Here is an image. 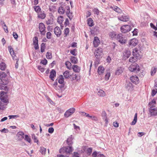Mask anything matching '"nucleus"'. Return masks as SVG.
Instances as JSON below:
<instances>
[{
	"mask_svg": "<svg viewBox=\"0 0 157 157\" xmlns=\"http://www.w3.org/2000/svg\"><path fill=\"white\" fill-rule=\"evenodd\" d=\"M65 65L68 69H70L71 68V63L68 61H66L65 63Z\"/></svg>",
	"mask_w": 157,
	"mask_h": 157,
	"instance_id": "603ef678",
	"label": "nucleus"
},
{
	"mask_svg": "<svg viewBox=\"0 0 157 157\" xmlns=\"http://www.w3.org/2000/svg\"><path fill=\"white\" fill-rule=\"evenodd\" d=\"M125 88L129 91H132L133 89V86L130 82H126L125 84Z\"/></svg>",
	"mask_w": 157,
	"mask_h": 157,
	"instance_id": "f8f14e48",
	"label": "nucleus"
},
{
	"mask_svg": "<svg viewBox=\"0 0 157 157\" xmlns=\"http://www.w3.org/2000/svg\"><path fill=\"white\" fill-rule=\"evenodd\" d=\"M131 52L128 50H125L123 53V58L126 59L128 58L131 55Z\"/></svg>",
	"mask_w": 157,
	"mask_h": 157,
	"instance_id": "a211bd4d",
	"label": "nucleus"
},
{
	"mask_svg": "<svg viewBox=\"0 0 157 157\" xmlns=\"http://www.w3.org/2000/svg\"><path fill=\"white\" fill-rule=\"evenodd\" d=\"M131 27L128 25H125L121 28V30L122 33H125L131 30Z\"/></svg>",
	"mask_w": 157,
	"mask_h": 157,
	"instance_id": "423d86ee",
	"label": "nucleus"
},
{
	"mask_svg": "<svg viewBox=\"0 0 157 157\" xmlns=\"http://www.w3.org/2000/svg\"><path fill=\"white\" fill-rule=\"evenodd\" d=\"M129 70L131 72L137 73L140 71L139 65L136 63L131 64L129 67Z\"/></svg>",
	"mask_w": 157,
	"mask_h": 157,
	"instance_id": "f03ea898",
	"label": "nucleus"
},
{
	"mask_svg": "<svg viewBox=\"0 0 157 157\" xmlns=\"http://www.w3.org/2000/svg\"><path fill=\"white\" fill-rule=\"evenodd\" d=\"M156 102L155 100H152V101L149 102L148 104L149 106L154 107V105L155 104Z\"/></svg>",
	"mask_w": 157,
	"mask_h": 157,
	"instance_id": "6e6d98bb",
	"label": "nucleus"
},
{
	"mask_svg": "<svg viewBox=\"0 0 157 157\" xmlns=\"http://www.w3.org/2000/svg\"><path fill=\"white\" fill-rule=\"evenodd\" d=\"M45 48V44L44 43H42L41 45L40 51L42 53L43 52Z\"/></svg>",
	"mask_w": 157,
	"mask_h": 157,
	"instance_id": "a19ab883",
	"label": "nucleus"
},
{
	"mask_svg": "<svg viewBox=\"0 0 157 157\" xmlns=\"http://www.w3.org/2000/svg\"><path fill=\"white\" fill-rule=\"evenodd\" d=\"M8 103V102L7 103ZM4 103H4L1 101H0V109L3 110L5 109L6 108V105H5ZM7 104V103H6Z\"/></svg>",
	"mask_w": 157,
	"mask_h": 157,
	"instance_id": "f704fd0d",
	"label": "nucleus"
},
{
	"mask_svg": "<svg viewBox=\"0 0 157 157\" xmlns=\"http://www.w3.org/2000/svg\"><path fill=\"white\" fill-rule=\"evenodd\" d=\"M123 69L121 67H118L116 70L115 74L116 75H118L121 74L123 72Z\"/></svg>",
	"mask_w": 157,
	"mask_h": 157,
	"instance_id": "5701e85b",
	"label": "nucleus"
},
{
	"mask_svg": "<svg viewBox=\"0 0 157 157\" xmlns=\"http://www.w3.org/2000/svg\"><path fill=\"white\" fill-rule=\"evenodd\" d=\"M38 69L42 72H44V68L40 66H38Z\"/></svg>",
	"mask_w": 157,
	"mask_h": 157,
	"instance_id": "69168bd1",
	"label": "nucleus"
},
{
	"mask_svg": "<svg viewBox=\"0 0 157 157\" xmlns=\"http://www.w3.org/2000/svg\"><path fill=\"white\" fill-rule=\"evenodd\" d=\"M58 13L61 14H63L64 13V10L62 6L59 7L58 10Z\"/></svg>",
	"mask_w": 157,
	"mask_h": 157,
	"instance_id": "58836bf2",
	"label": "nucleus"
},
{
	"mask_svg": "<svg viewBox=\"0 0 157 157\" xmlns=\"http://www.w3.org/2000/svg\"><path fill=\"white\" fill-rule=\"evenodd\" d=\"M25 140L29 143H31V139L30 137L27 135H25Z\"/></svg>",
	"mask_w": 157,
	"mask_h": 157,
	"instance_id": "864d4df0",
	"label": "nucleus"
},
{
	"mask_svg": "<svg viewBox=\"0 0 157 157\" xmlns=\"http://www.w3.org/2000/svg\"><path fill=\"white\" fill-rule=\"evenodd\" d=\"M40 152L43 155H44L45 153L46 149L43 147H40Z\"/></svg>",
	"mask_w": 157,
	"mask_h": 157,
	"instance_id": "3c124183",
	"label": "nucleus"
},
{
	"mask_svg": "<svg viewBox=\"0 0 157 157\" xmlns=\"http://www.w3.org/2000/svg\"><path fill=\"white\" fill-rule=\"evenodd\" d=\"M75 111V109L74 108H71L67 110L65 113L64 116L66 118L69 117L73 114Z\"/></svg>",
	"mask_w": 157,
	"mask_h": 157,
	"instance_id": "0eeeda50",
	"label": "nucleus"
},
{
	"mask_svg": "<svg viewBox=\"0 0 157 157\" xmlns=\"http://www.w3.org/2000/svg\"><path fill=\"white\" fill-rule=\"evenodd\" d=\"M70 71H66L63 73V75L64 77L66 78H68L70 76H71V75H70L69 73Z\"/></svg>",
	"mask_w": 157,
	"mask_h": 157,
	"instance_id": "2f4dec72",
	"label": "nucleus"
},
{
	"mask_svg": "<svg viewBox=\"0 0 157 157\" xmlns=\"http://www.w3.org/2000/svg\"><path fill=\"white\" fill-rule=\"evenodd\" d=\"M155 90H153L151 92V96L153 97L157 93V88H155Z\"/></svg>",
	"mask_w": 157,
	"mask_h": 157,
	"instance_id": "4d7b16f0",
	"label": "nucleus"
},
{
	"mask_svg": "<svg viewBox=\"0 0 157 157\" xmlns=\"http://www.w3.org/2000/svg\"><path fill=\"white\" fill-rule=\"evenodd\" d=\"M56 71L52 69L51 71L50 72V75L49 76V78L51 79L54 81V78L56 76Z\"/></svg>",
	"mask_w": 157,
	"mask_h": 157,
	"instance_id": "412c9836",
	"label": "nucleus"
},
{
	"mask_svg": "<svg viewBox=\"0 0 157 157\" xmlns=\"http://www.w3.org/2000/svg\"><path fill=\"white\" fill-rule=\"evenodd\" d=\"M33 44H36L37 45L38 44V38L36 36H35L33 38Z\"/></svg>",
	"mask_w": 157,
	"mask_h": 157,
	"instance_id": "49530a36",
	"label": "nucleus"
},
{
	"mask_svg": "<svg viewBox=\"0 0 157 157\" xmlns=\"http://www.w3.org/2000/svg\"><path fill=\"white\" fill-rule=\"evenodd\" d=\"M38 17L42 19H44L46 17V14L44 11H40L38 13Z\"/></svg>",
	"mask_w": 157,
	"mask_h": 157,
	"instance_id": "a878e982",
	"label": "nucleus"
},
{
	"mask_svg": "<svg viewBox=\"0 0 157 157\" xmlns=\"http://www.w3.org/2000/svg\"><path fill=\"white\" fill-rule=\"evenodd\" d=\"M70 13V11H67L66 12V14L67 15V17H69V19L70 20H71L73 16H69Z\"/></svg>",
	"mask_w": 157,
	"mask_h": 157,
	"instance_id": "338daca9",
	"label": "nucleus"
},
{
	"mask_svg": "<svg viewBox=\"0 0 157 157\" xmlns=\"http://www.w3.org/2000/svg\"><path fill=\"white\" fill-rule=\"evenodd\" d=\"M118 19L122 21L126 22L129 20V17L128 16L122 15L118 17Z\"/></svg>",
	"mask_w": 157,
	"mask_h": 157,
	"instance_id": "dca6fc26",
	"label": "nucleus"
},
{
	"mask_svg": "<svg viewBox=\"0 0 157 157\" xmlns=\"http://www.w3.org/2000/svg\"><path fill=\"white\" fill-rule=\"evenodd\" d=\"M157 68L155 67H152L151 69V75L152 76L154 75L156 72Z\"/></svg>",
	"mask_w": 157,
	"mask_h": 157,
	"instance_id": "ea45409f",
	"label": "nucleus"
},
{
	"mask_svg": "<svg viewBox=\"0 0 157 157\" xmlns=\"http://www.w3.org/2000/svg\"><path fill=\"white\" fill-rule=\"evenodd\" d=\"M72 68L75 72H78L80 70V68L77 65H74L72 66Z\"/></svg>",
	"mask_w": 157,
	"mask_h": 157,
	"instance_id": "393cba45",
	"label": "nucleus"
},
{
	"mask_svg": "<svg viewBox=\"0 0 157 157\" xmlns=\"http://www.w3.org/2000/svg\"><path fill=\"white\" fill-rule=\"evenodd\" d=\"M69 32V29L68 28H66L64 30V33L65 35V36H67Z\"/></svg>",
	"mask_w": 157,
	"mask_h": 157,
	"instance_id": "13d9d810",
	"label": "nucleus"
},
{
	"mask_svg": "<svg viewBox=\"0 0 157 157\" xmlns=\"http://www.w3.org/2000/svg\"><path fill=\"white\" fill-rule=\"evenodd\" d=\"M116 40H117L119 42L122 44H125L127 41V38L122 34L120 33L117 34Z\"/></svg>",
	"mask_w": 157,
	"mask_h": 157,
	"instance_id": "f257e3e1",
	"label": "nucleus"
},
{
	"mask_svg": "<svg viewBox=\"0 0 157 157\" xmlns=\"http://www.w3.org/2000/svg\"><path fill=\"white\" fill-rule=\"evenodd\" d=\"M6 65L5 63L2 62L0 63V69L2 71H4L6 68Z\"/></svg>",
	"mask_w": 157,
	"mask_h": 157,
	"instance_id": "72a5a7b5",
	"label": "nucleus"
},
{
	"mask_svg": "<svg viewBox=\"0 0 157 157\" xmlns=\"http://www.w3.org/2000/svg\"><path fill=\"white\" fill-rule=\"evenodd\" d=\"M62 150H63L66 152L67 154L71 153L73 151V149L71 146H66L64 147L62 149L60 150V152Z\"/></svg>",
	"mask_w": 157,
	"mask_h": 157,
	"instance_id": "1a4fd4ad",
	"label": "nucleus"
},
{
	"mask_svg": "<svg viewBox=\"0 0 157 157\" xmlns=\"http://www.w3.org/2000/svg\"><path fill=\"white\" fill-rule=\"evenodd\" d=\"M39 28L40 31L41 35H44L45 33V25L43 23H40L39 25Z\"/></svg>",
	"mask_w": 157,
	"mask_h": 157,
	"instance_id": "6e6552de",
	"label": "nucleus"
},
{
	"mask_svg": "<svg viewBox=\"0 0 157 157\" xmlns=\"http://www.w3.org/2000/svg\"><path fill=\"white\" fill-rule=\"evenodd\" d=\"M87 24L89 26L92 27L94 25L93 20L91 18H88L87 19Z\"/></svg>",
	"mask_w": 157,
	"mask_h": 157,
	"instance_id": "7c9ffc66",
	"label": "nucleus"
},
{
	"mask_svg": "<svg viewBox=\"0 0 157 157\" xmlns=\"http://www.w3.org/2000/svg\"><path fill=\"white\" fill-rule=\"evenodd\" d=\"M52 34L50 32H48L47 33L46 37L48 39H50L51 38Z\"/></svg>",
	"mask_w": 157,
	"mask_h": 157,
	"instance_id": "0e129e2a",
	"label": "nucleus"
},
{
	"mask_svg": "<svg viewBox=\"0 0 157 157\" xmlns=\"http://www.w3.org/2000/svg\"><path fill=\"white\" fill-rule=\"evenodd\" d=\"M76 49L71 50L70 51L71 53L75 56H76L77 55V54L76 53Z\"/></svg>",
	"mask_w": 157,
	"mask_h": 157,
	"instance_id": "bf43d9fd",
	"label": "nucleus"
},
{
	"mask_svg": "<svg viewBox=\"0 0 157 157\" xmlns=\"http://www.w3.org/2000/svg\"><path fill=\"white\" fill-rule=\"evenodd\" d=\"M130 79L132 82L136 84H138L139 82V79L137 76L136 75L131 76Z\"/></svg>",
	"mask_w": 157,
	"mask_h": 157,
	"instance_id": "ddd939ff",
	"label": "nucleus"
},
{
	"mask_svg": "<svg viewBox=\"0 0 157 157\" xmlns=\"http://www.w3.org/2000/svg\"><path fill=\"white\" fill-rule=\"evenodd\" d=\"M108 35L110 39L112 40H116L117 34L116 32L112 31L109 33Z\"/></svg>",
	"mask_w": 157,
	"mask_h": 157,
	"instance_id": "9b49d317",
	"label": "nucleus"
},
{
	"mask_svg": "<svg viewBox=\"0 0 157 157\" xmlns=\"http://www.w3.org/2000/svg\"><path fill=\"white\" fill-rule=\"evenodd\" d=\"M46 57L48 59H51L52 57L51 53L49 52H47L46 54Z\"/></svg>",
	"mask_w": 157,
	"mask_h": 157,
	"instance_id": "de8ad7c7",
	"label": "nucleus"
},
{
	"mask_svg": "<svg viewBox=\"0 0 157 157\" xmlns=\"http://www.w3.org/2000/svg\"><path fill=\"white\" fill-rule=\"evenodd\" d=\"M102 54V49L98 48L95 50L94 54L97 59H99L101 57Z\"/></svg>",
	"mask_w": 157,
	"mask_h": 157,
	"instance_id": "20e7f679",
	"label": "nucleus"
},
{
	"mask_svg": "<svg viewBox=\"0 0 157 157\" xmlns=\"http://www.w3.org/2000/svg\"><path fill=\"white\" fill-rule=\"evenodd\" d=\"M149 111L151 116L157 115V109L156 108H154V107H151Z\"/></svg>",
	"mask_w": 157,
	"mask_h": 157,
	"instance_id": "2eb2a0df",
	"label": "nucleus"
},
{
	"mask_svg": "<svg viewBox=\"0 0 157 157\" xmlns=\"http://www.w3.org/2000/svg\"><path fill=\"white\" fill-rule=\"evenodd\" d=\"M111 8H112L114 10L118 13H121L122 12V10L121 9L117 6H114L113 7L111 6Z\"/></svg>",
	"mask_w": 157,
	"mask_h": 157,
	"instance_id": "c85d7f7f",
	"label": "nucleus"
},
{
	"mask_svg": "<svg viewBox=\"0 0 157 157\" xmlns=\"http://www.w3.org/2000/svg\"><path fill=\"white\" fill-rule=\"evenodd\" d=\"M8 117H9L10 119H11L12 118L13 119H15L17 117H19V116L18 115H9L8 116Z\"/></svg>",
	"mask_w": 157,
	"mask_h": 157,
	"instance_id": "052dcab7",
	"label": "nucleus"
},
{
	"mask_svg": "<svg viewBox=\"0 0 157 157\" xmlns=\"http://www.w3.org/2000/svg\"><path fill=\"white\" fill-rule=\"evenodd\" d=\"M63 16H60L58 17L57 20V22L60 24H62L63 21Z\"/></svg>",
	"mask_w": 157,
	"mask_h": 157,
	"instance_id": "4c0bfd02",
	"label": "nucleus"
},
{
	"mask_svg": "<svg viewBox=\"0 0 157 157\" xmlns=\"http://www.w3.org/2000/svg\"><path fill=\"white\" fill-rule=\"evenodd\" d=\"M101 116L102 119L105 121V123L107 124L108 123V119L107 118V114L105 111H103L101 114Z\"/></svg>",
	"mask_w": 157,
	"mask_h": 157,
	"instance_id": "4be33fe9",
	"label": "nucleus"
},
{
	"mask_svg": "<svg viewBox=\"0 0 157 157\" xmlns=\"http://www.w3.org/2000/svg\"><path fill=\"white\" fill-rule=\"evenodd\" d=\"M34 9L35 11L38 13L41 11V8L39 6H34Z\"/></svg>",
	"mask_w": 157,
	"mask_h": 157,
	"instance_id": "79ce46f5",
	"label": "nucleus"
},
{
	"mask_svg": "<svg viewBox=\"0 0 157 157\" xmlns=\"http://www.w3.org/2000/svg\"><path fill=\"white\" fill-rule=\"evenodd\" d=\"M54 131V129L52 127L49 128L48 129V132L50 133H52Z\"/></svg>",
	"mask_w": 157,
	"mask_h": 157,
	"instance_id": "774afa93",
	"label": "nucleus"
},
{
	"mask_svg": "<svg viewBox=\"0 0 157 157\" xmlns=\"http://www.w3.org/2000/svg\"><path fill=\"white\" fill-rule=\"evenodd\" d=\"M137 121V113H136L134 117V119L132 121L131 123V125H135Z\"/></svg>",
	"mask_w": 157,
	"mask_h": 157,
	"instance_id": "c9c22d12",
	"label": "nucleus"
},
{
	"mask_svg": "<svg viewBox=\"0 0 157 157\" xmlns=\"http://www.w3.org/2000/svg\"><path fill=\"white\" fill-rule=\"evenodd\" d=\"M1 81L2 82V83L5 85H7L9 82V80L7 78H1Z\"/></svg>",
	"mask_w": 157,
	"mask_h": 157,
	"instance_id": "473e14b6",
	"label": "nucleus"
},
{
	"mask_svg": "<svg viewBox=\"0 0 157 157\" xmlns=\"http://www.w3.org/2000/svg\"><path fill=\"white\" fill-rule=\"evenodd\" d=\"M59 79L58 80V82L60 84H62L61 86H59V87L61 88L63 87L64 86V84H63L64 81V78L62 75H61L59 76Z\"/></svg>",
	"mask_w": 157,
	"mask_h": 157,
	"instance_id": "f3484780",
	"label": "nucleus"
},
{
	"mask_svg": "<svg viewBox=\"0 0 157 157\" xmlns=\"http://www.w3.org/2000/svg\"><path fill=\"white\" fill-rule=\"evenodd\" d=\"M105 69L103 66H99L98 69V72L99 75H102L104 72Z\"/></svg>",
	"mask_w": 157,
	"mask_h": 157,
	"instance_id": "b1692460",
	"label": "nucleus"
},
{
	"mask_svg": "<svg viewBox=\"0 0 157 157\" xmlns=\"http://www.w3.org/2000/svg\"><path fill=\"white\" fill-rule=\"evenodd\" d=\"M110 76V73L109 72H107L105 75V80L107 81L109 79V78Z\"/></svg>",
	"mask_w": 157,
	"mask_h": 157,
	"instance_id": "c03bdc74",
	"label": "nucleus"
},
{
	"mask_svg": "<svg viewBox=\"0 0 157 157\" xmlns=\"http://www.w3.org/2000/svg\"><path fill=\"white\" fill-rule=\"evenodd\" d=\"M17 135L18 136H21V139L24 138V133L22 131H20L17 133Z\"/></svg>",
	"mask_w": 157,
	"mask_h": 157,
	"instance_id": "a18cd8bd",
	"label": "nucleus"
},
{
	"mask_svg": "<svg viewBox=\"0 0 157 157\" xmlns=\"http://www.w3.org/2000/svg\"><path fill=\"white\" fill-rule=\"evenodd\" d=\"M6 94V92L3 91H2L0 93V99L2 101L5 103L9 102Z\"/></svg>",
	"mask_w": 157,
	"mask_h": 157,
	"instance_id": "7ed1b4c3",
	"label": "nucleus"
},
{
	"mask_svg": "<svg viewBox=\"0 0 157 157\" xmlns=\"http://www.w3.org/2000/svg\"><path fill=\"white\" fill-rule=\"evenodd\" d=\"M56 8L54 6H51L49 8V10L52 12H54L56 10Z\"/></svg>",
	"mask_w": 157,
	"mask_h": 157,
	"instance_id": "5fc2aeb1",
	"label": "nucleus"
},
{
	"mask_svg": "<svg viewBox=\"0 0 157 157\" xmlns=\"http://www.w3.org/2000/svg\"><path fill=\"white\" fill-rule=\"evenodd\" d=\"M72 136L71 135L67 140V144L69 146L71 145L73 142L72 141L73 140Z\"/></svg>",
	"mask_w": 157,
	"mask_h": 157,
	"instance_id": "cd10ccee",
	"label": "nucleus"
},
{
	"mask_svg": "<svg viewBox=\"0 0 157 157\" xmlns=\"http://www.w3.org/2000/svg\"><path fill=\"white\" fill-rule=\"evenodd\" d=\"M71 61L72 63L75 64L77 63L78 59L76 57L72 56L71 57Z\"/></svg>",
	"mask_w": 157,
	"mask_h": 157,
	"instance_id": "e433bc0d",
	"label": "nucleus"
},
{
	"mask_svg": "<svg viewBox=\"0 0 157 157\" xmlns=\"http://www.w3.org/2000/svg\"><path fill=\"white\" fill-rule=\"evenodd\" d=\"M32 138L34 140V142L35 143H37L38 142V140L36 136L34 134H32Z\"/></svg>",
	"mask_w": 157,
	"mask_h": 157,
	"instance_id": "8fccbe9b",
	"label": "nucleus"
},
{
	"mask_svg": "<svg viewBox=\"0 0 157 157\" xmlns=\"http://www.w3.org/2000/svg\"><path fill=\"white\" fill-rule=\"evenodd\" d=\"M98 94L100 96L104 97L105 95V93L103 90L99 89L98 92Z\"/></svg>",
	"mask_w": 157,
	"mask_h": 157,
	"instance_id": "c756f323",
	"label": "nucleus"
},
{
	"mask_svg": "<svg viewBox=\"0 0 157 157\" xmlns=\"http://www.w3.org/2000/svg\"><path fill=\"white\" fill-rule=\"evenodd\" d=\"M54 33L57 37H59L61 34V31L59 27H56L54 29Z\"/></svg>",
	"mask_w": 157,
	"mask_h": 157,
	"instance_id": "4468645a",
	"label": "nucleus"
},
{
	"mask_svg": "<svg viewBox=\"0 0 157 157\" xmlns=\"http://www.w3.org/2000/svg\"><path fill=\"white\" fill-rule=\"evenodd\" d=\"M8 48L9 49V52L10 55L12 56L13 59H16L15 58V56L14 55L15 53H14V51H13L12 47L11 46H9Z\"/></svg>",
	"mask_w": 157,
	"mask_h": 157,
	"instance_id": "aec40b11",
	"label": "nucleus"
},
{
	"mask_svg": "<svg viewBox=\"0 0 157 157\" xmlns=\"http://www.w3.org/2000/svg\"><path fill=\"white\" fill-rule=\"evenodd\" d=\"M98 28L97 26H95L91 30V33L92 34H96L98 32Z\"/></svg>",
	"mask_w": 157,
	"mask_h": 157,
	"instance_id": "bb28decb",
	"label": "nucleus"
},
{
	"mask_svg": "<svg viewBox=\"0 0 157 157\" xmlns=\"http://www.w3.org/2000/svg\"><path fill=\"white\" fill-rule=\"evenodd\" d=\"M138 43V40L136 38H133L130 40L128 43L129 47H132L137 45Z\"/></svg>",
	"mask_w": 157,
	"mask_h": 157,
	"instance_id": "9d476101",
	"label": "nucleus"
},
{
	"mask_svg": "<svg viewBox=\"0 0 157 157\" xmlns=\"http://www.w3.org/2000/svg\"><path fill=\"white\" fill-rule=\"evenodd\" d=\"M3 28L5 31V32L6 33H8L9 32V31L8 30L7 27L6 25V24H5L3 26Z\"/></svg>",
	"mask_w": 157,
	"mask_h": 157,
	"instance_id": "e2e57ef3",
	"label": "nucleus"
},
{
	"mask_svg": "<svg viewBox=\"0 0 157 157\" xmlns=\"http://www.w3.org/2000/svg\"><path fill=\"white\" fill-rule=\"evenodd\" d=\"M141 52L137 48H135L133 50L132 54L133 56L138 59H140L141 58Z\"/></svg>",
	"mask_w": 157,
	"mask_h": 157,
	"instance_id": "39448f33",
	"label": "nucleus"
},
{
	"mask_svg": "<svg viewBox=\"0 0 157 157\" xmlns=\"http://www.w3.org/2000/svg\"><path fill=\"white\" fill-rule=\"evenodd\" d=\"M100 42V41L98 37H95L93 41V44L94 47H97L98 46Z\"/></svg>",
	"mask_w": 157,
	"mask_h": 157,
	"instance_id": "6ab92c4d",
	"label": "nucleus"
},
{
	"mask_svg": "<svg viewBox=\"0 0 157 157\" xmlns=\"http://www.w3.org/2000/svg\"><path fill=\"white\" fill-rule=\"evenodd\" d=\"M72 79L73 80H76L77 81L79 80L80 79V76L79 75H77L75 74L72 77Z\"/></svg>",
	"mask_w": 157,
	"mask_h": 157,
	"instance_id": "37998d69",
	"label": "nucleus"
},
{
	"mask_svg": "<svg viewBox=\"0 0 157 157\" xmlns=\"http://www.w3.org/2000/svg\"><path fill=\"white\" fill-rule=\"evenodd\" d=\"M136 57H131L129 59V62L131 63L135 62L136 61Z\"/></svg>",
	"mask_w": 157,
	"mask_h": 157,
	"instance_id": "09e8293b",
	"label": "nucleus"
},
{
	"mask_svg": "<svg viewBox=\"0 0 157 157\" xmlns=\"http://www.w3.org/2000/svg\"><path fill=\"white\" fill-rule=\"evenodd\" d=\"M47 60L45 59L41 60L40 63L44 65H46L47 63Z\"/></svg>",
	"mask_w": 157,
	"mask_h": 157,
	"instance_id": "680f3d73",
	"label": "nucleus"
}]
</instances>
